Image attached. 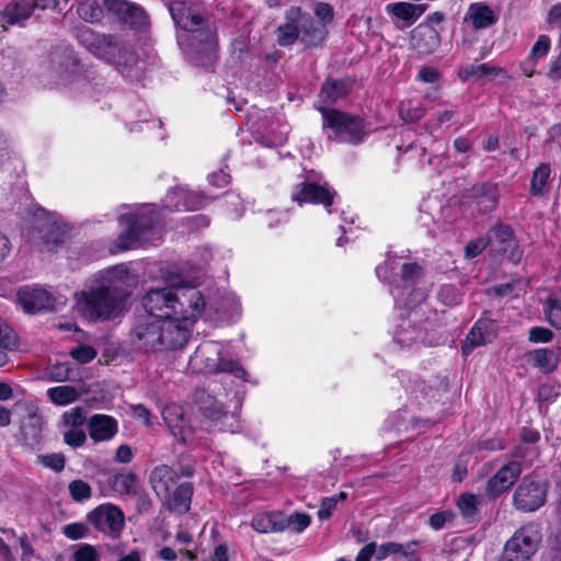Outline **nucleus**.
I'll return each mask as SVG.
<instances>
[{
    "mask_svg": "<svg viewBox=\"0 0 561 561\" xmlns=\"http://www.w3.org/2000/svg\"><path fill=\"white\" fill-rule=\"evenodd\" d=\"M142 306L152 319L140 320L134 327L131 341L146 353H162L186 345L206 301L195 286H176L149 290Z\"/></svg>",
    "mask_w": 561,
    "mask_h": 561,
    "instance_id": "f257e3e1",
    "label": "nucleus"
},
{
    "mask_svg": "<svg viewBox=\"0 0 561 561\" xmlns=\"http://www.w3.org/2000/svg\"><path fill=\"white\" fill-rule=\"evenodd\" d=\"M136 277L124 264L99 271L76 293L75 308L88 321L111 320L125 309Z\"/></svg>",
    "mask_w": 561,
    "mask_h": 561,
    "instance_id": "f03ea898",
    "label": "nucleus"
},
{
    "mask_svg": "<svg viewBox=\"0 0 561 561\" xmlns=\"http://www.w3.org/2000/svg\"><path fill=\"white\" fill-rule=\"evenodd\" d=\"M169 12L179 30L178 44L197 66H207L216 56L217 28L211 16L198 0H172Z\"/></svg>",
    "mask_w": 561,
    "mask_h": 561,
    "instance_id": "7ed1b4c3",
    "label": "nucleus"
},
{
    "mask_svg": "<svg viewBox=\"0 0 561 561\" xmlns=\"http://www.w3.org/2000/svg\"><path fill=\"white\" fill-rule=\"evenodd\" d=\"M160 215L156 206H145L140 211L126 213L119 216L125 230L117 238L121 251L154 242L160 238Z\"/></svg>",
    "mask_w": 561,
    "mask_h": 561,
    "instance_id": "20e7f679",
    "label": "nucleus"
},
{
    "mask_svg": "<svg viewBox=\"0 0 561 561\" xmlns=\"http://www.w3.org/2000/svg\"><path fill=\"white\" fill-rule=\"evenodd\" d=\"M398 264L388 259L383 264L376 267V274L381 280H389L391 283L390 293L394 298L397 305L401 302V299L405 291L408 297L402 300V304L407 308H412L416 304L425 299V291L414 288L420 278L422 271L421 267L415 263H404L400 267V279L392 278Z\"/></svg>",
    "mask_w": 561,
    "mask_h": 561,
    "instance_id": "39448f33",
    "label": "nucleus"
},
{
    "mask_svg": "<svg viewBox=\"0 0 561 561\" xmlns=\"http://www.w3.org/2000/svg\"><path fill=\"white\" fill-rule=\"evenodd\" d=\"M221 345L214 341L202 343L190 358L194 370L207 373H229L237 378L245 377L244 368L236 360L221 358Z\"/></svg>",
    "mask_w": 561,
    "mask_h": 561,
    "instance_id": "423d86ee",
    "label": "nucleus"
},
{
    "mask_svg": "<svg viewBox=\"0 0 561 561\" xmlns=\"http://www.w3.org/2000/svg\"><path fill=\"white\" fill-rule=\"evenodd\" d=\"M541 539L540 526L536 523H527L515 530L505 542L497 561H531Z\"/></svg>",
    "mask_w": 561,
    "mask_h": 561,
    "instance_id": "0eeeda50",
    "label": "nucleus"
},
{
    "mask_svg": "<svg viewBox=\"0 0 561 561\" xmlns=\"http://www.w3.org/2000/svg\"><path fill=\"white\" fill-rule=\"evenodd\" d=\"M323 117V128L330 139L339 142L358 144L364 138L363 122L334 108L319 107Z\"/></svg>",
    "mask_w": 561,
    "mask_h": 561,
    "instance_id": "6e6552de",
    "label": "nucleus"
},
{
    "mask_svg": "<svg viewBox=\"0 0 561 561\" xmlns=\"http://www.w3.org/2000/svg\"><path fill=\"white\" fill-rule=\"evenodd\" d=\"M87 519L96 530L111 538H118L125 527L123 511L111 503L96 506L88 513Z\"/></svg>",
    "mask_w": 561,
    "mask_h": 561,
    "instance_id": "1a4fd4ad",
    "label": "nucleus"
},
{
    "mask_svg": "<svg viewBox=\"0 0 561 561\" xmlns=\"http://www.w3.org/2000/svg\"><path fill=\"white\" fill-rule=\"evenodd\" d=\"M547 497V485L534 477L526 476L513 494V505L523 512H535L541 507Z\"/></svg>",
    "mask_w": 561,
    "mask_h": 561,
    "instance_id": "9d476101",
    "label": "nucleus"
},
{
    "mask_svg": "<svg viewBox=\"0 0 561 561\" xmlns=\"http://www.w3.org/2000/svg\"><path fill=\"white\" fill-rule=\"evenodd\" d=\"M196 401L199 404V410L209 420L213 426L221 431L236 432L239 426L237 424L236 415L225 410L224 404L217 398L199 391L196 393Z\"/></svg>",
    "mask_w": 561,
    "mask_h": 561,
    "instance_id": "9b49d317",
    "label": "nucleus"
},
{
    "mask_svg": "<svg viewBox=\"0 0 561 561\" xmlns=\"http://www.w3.org/2000/svg\"><path fill=\"white\" fill-rule=\"evenodd\" d=\"M77 38L91 54L102 59L115 56V36L99 34L90 27L82 26L77 30Z\"/></svg>",
    "mask_w": 561,
    "mask_h": 561,
    "instance_id": "f8f14e48",
    "label": "nucleus"
},
{
    "mask_svg": "<svg viewBox=\"0 0 561 561\" xmlns=\"http://www.w3.org/2000/svg\"><path fill=\"white\" fill-rule=\"evenodd\" d=\"M18 302L27 313H35L53 309L55 299L45 288L38 286H24L19 289Z\"/></svg>",
    "mask_w": 561,
    "mask_h": 561,
    "instance_id": "ddd939ff",
    "label": "nucleus"
},
{
    "mask_svg": "<svg viewBox=\"0 0 561 561\" xmlns=\"http://www.w3.org/2000/svg\"><path fill=\"white\" fill-rule=\"evenodd\" d=\"M207 198L201 193L179 186L169 191L163 199V207L170 210L192 211L204 207Z\"/></svg>",
    "mask_w": 561,
    "mask_h": 561,
    "instance_id": "4468645a",
    "label": "nucleus"
},
{
    "mask_svg": "<svg viewBox=\"0 0 561 561\" xmlns=\"http://www.w3.org/2000/svg\"><path fill=\"white\" fill-rule=\"evenodd\" d=\"M104 10L119 21L131 26L147 24V15L141 7L126 0H104Z\"/></svg>",
    "mask_w": 561,
    "mask_h": 561,
    "instance_id": "2eb2a0df",
    "label": "nucleus"
},
{
    "mask_svg": "<svg viewBox=\"0 0 561 561\" xmlns=\"http://www.w3.org/2000/svg\"><path fill=\"white\" fill-rule=\"evenodd\" d=\"M497 325L494 320L482 317L468 333L462 346L463 355H468L476 346L491 342L496 336Z\"/></svg>",
    "mask_w": 561,
    "mask_h": 561,
    "instance_id": "dca6fc26",
    "label": "nucleus"
},
{
    "mask_svg": "<svg viewBox=\"0 0 561 561\" xmlns=\"http://www.w3.org/2000/svg\"><path fill=\"white\" fill-rule=\"evenodd\" d=\"M39 216L41 218L36 222V229L42 234L46 249L54 251L57 245L64 241V225L59 222L55 216L44 210H41Z\"/></svg>",
    "mask_w": 561,
    "mask_h": 561,
    "instance_id": "f3484780",
    "label": "nucleus"
},
{
    "mask_svg": "<svg viewBox=\"0 0 561 561\" xmlns=\"http://www.w3.org/2000/svg\"><path fill=\"white\" fill-rule=\"evenodd\" d=\"M333 195L334 193L327 187L305 182L296 186L291 198L300 206L304 203H314L329 207L332 204Z\"/></svg>",
    "mask_w": 561,
    "mask_h": 561,
    "instance_id": "a211bd4d",
    "label": "nucleus"
},
{
    "mask_svg": "<svg viewBox=\"0 0 561 561\" xmlns=\"http://www.w3.org/2000/svg\"><path fill=\"white\" fill-rule=\"evenodd\" d=\"M522 473V466L518 461H511L500 468L488 481V491L495 497L507 491Z\"/></svg>",
    "mask_w": 561,
    "mask_h": 561,
    "instance_id": "6ab92c4d",
    "label": "nucleus"
},
{
    "mask_svg": "<svg viewBox=\"0 0 561 561\" xmlns=\"http://www.w3.org/2000/svg\"><path fill=\"white\" fill-rule=\"evenodd\" d=\"M193 492V485L183 482L173 488L168 494L161 495L160 499L170 512L183 515L190 511Z\"/></svg>",
    "mask_w": 561,
    "mask_h": 561,
    "instance_id": "aec40b11",
    "label": "nucleus"
},
{
    "mask_svg": "<svg viewBox=\"0 0 561 561\" xmlns=\"http://www.w3.org/2000/svg\"><path fill=\"white\" fill-rule=\"evenodd\" d=\"M16 408L21 411V431L25 438L37 439L43 428V417L39 414L37 405L27 401L16 402Z\"/></svg>",
    "mask_w": 561,
    "mask_h": 561,
    "instance_id": "412c9836",
    "label": "nucleus"
},
{
    "mask_svg": "<svg viewBox=\"0 0 561 561\" xmlns=\"http://www.w3.org/2000/svg\"><path fill=\"white\" fill-rule=\"evenodd\" d=\"M36 4L37 3L35 1L31 0H16L9 2L0 14L2 27L7 28L10 25L22 24L32 15Z\"/></svg>",
    "mask_w": 561,
    "mask_h": 561,
    "instance_id": "4be33fe9",
    "label": "nucleus"
},
{
    "mask_svg": "<svg viewBox=\"0 0 561 561\" xmlns=\"http://www.w3.org/2000/svg\"><path fill=\"white\" fill-rule=\"evenodd\" d=\"M385 10L397 20L400 28L411 26L424 12L422 5L404 1L388 3Z\"/></svg>",
    "mask_w": 561,
    "mask_h": 561,
    "instance_id": "5701e85b",
    "label": "nucleus"
},
{
    "mask_svg": "<svg viewBox=\"0 0 561 561\" xmlns=\"http://www.w3.org/2000/svg\"><path fill=\"white\" fill-rule=\"evenodd\" d=\"M89 435L95 443L111 440L118 431L117 421L110 415L94 414L90 417Z\"/></svg>",
    "mask_w": 561,
    "mask_h": 561,
    "instance_id": "b1692460",
    "label": "nucleus"
},
{
    "mask_svg": "<svg viewBox=\"0 0 561 561\" xmlns=\"http://www.w3.org/2000/svg\"><path fill=\"white\" fill-rule=\"evenodd\" d=\"M301 9L291 7L285 13L286 22L276 30L277 43L280 46L293 45L299 38V21Z\"/></svg>",
    "mask_w": 561,
    "mask_h": 561,
    "instance_id": "393cba45",
    "label": "nucleus"
},
{
    "mask_svg": "<svg viewBox=\"0 0 561 561\" xmlns=\"http://www.w3.org/2000/svg\"><path fill=\"white\" fill-rule=\"evenodd\" d=\"M413 47L421 54L433 53L440 43L438 32L431 25L421 24L412 31Z\"/></svg>",
    "mask_w": 561,
    "mask_h": 561,
    "instance_id": "a878e982",
    "label": "nucleus"
},
{
    "mask_svg": "<svg viewBox=\"0 0 561 561\" xmlns=\"http://www.w3.org/2000/svg\"><path fill=\"white\" fill-rule=\"evenodd\" d=\"M471 196L474 198L479 209L482 213L491 211L496 207L499 203V184L492 182L477 184L471 190Z\"/></svg>",
    "mask_w": 561,
    "mask_h": 561,
    "instance_id": "bb28decb",
    "label": "nucleus"
},
{
    "mask_svg": "<svg viewBox=\"0 0 561 561\" xmlns=\"http://www.w3.org/2000/svg\"><path fill=\"white\" fill-rule=\"evenodd\" d=\"M528 363L543 374L553 371L561 359L559 350L541 347L530 351L526 355Z\"/></svg>",
    "mask_w": 561,
    "mask_h": 561,
    "instance_id": "cd10ccee",
    "label": "nucleus"
},
{
    "mask_svg": "<svg viewBox=\"0 0 561 561\" xmlns=\"http://www.w3.org/2000/svg\"><path fill=\"white\" fill-rule=\"evenodd\" d=\"M178 479V473L165 465L156 467L150 474V483L159 497L175 488Z\"/></svg>",
    "mask_w": 561,
    "mask_h": 561,
    "instance_id": "c85d7f7f",
    "label": "nucleus"
},
{
    "mask_svg": "<svg viewBox=\"0 0 561 561\" xmlns=\"http://www.w3.org/2000/svg\"><path fill=\"white\" fill-rule=\"evenodd\" d=\"M251 526L261 534L283 531L288 528L286 516L279 512L261 513L252 518Z\"/></svg>",
    "mask_w": 561,
    "mask_h": 561,
    "instance_id": "c756f323",
    "label": "nucleus"
},
{
    "mask_svg": "<svg viewBox=\"0 0 561 561\" xmlns=\"http://www.w3.org/2000/svg\"><path fill=\"white\" fill-rule=\"evenodd\" d=\"M499 76L504 79L507 78L506 71L503 68L489 64H470L458 70V77L461 81L480 80L483 78L493 79Z\"/></svg>",
    "mask_w": 561,
    "mask_h": 561,
    "instance_id": "7c9ffc66",
    "label": "nucleus"
},
{
    "mask_svg": "<svg viewBox=\"0 0 561 561\" xmlns=\"http://www.w3.org/2000/svg\"><path fill=\"white\" fill-rule=\"evenodd\" d=\"M466 20L470 21L474 28H486L493 25L497 18L494 11L483 2L471 3L466 13Z\"/></svg>",
    "mask_w": 561,
    "mask_h": 561,
    "instance_id": "2f4dec72",
    "label": "nucleus"
},
{
    "mask_svg": "<svg viewBox=\"0 0 561 561\" xmlns=\"http://www.w3.org/2000/svg\"><path fill=\"white\" fill-rule=\"evenodd\" d=\"M162 416L173 435L186 442L188 432L185 428L183 409L178 404H169L162 410Z\"/></svg>",
    "mask_w": 561,
    "mask_h": 561,
    "instance_id": "473e14b6",
    "label": "nucleus"
},
{
    "mask_svg": "<svg viewBox=\"0 0 561 561\" xmlns=\"http://www.w3.org/2000/svg\"><path fill=\"white\" fill-rule=\"evenodd\" d=\"M394 341L401 347H410L413 344L424 342L423 330L412 324L410 319H402L394 331Z\"/></svg>",
    "mask_w": 561,
    "mask_h": 561,
    "instance_id": "72a5a7b5",
    "label": "nucleus"
},
{
    "mask_svg": "<svg viewBox=\"0 0 561 561\" xmlns=\"http://www.w3.org/2000/svg\"><path fill=\"white\" fill-rule=\"evenodd\" d=\"M299 33H301V41L309 46L322 43L325 37L323 27L319 26L310 16H306L302 12L299 21Z\"/></svg>",
    "mask_w": 561,
    "mask_h": 561,
    "instance_id": "f704fd0d",
    "label": "nucleus"
},
{
    "mask_svg": "<svg viewBox=\"0 0 561 561\" xmlns=\"http://www.w3.org/2000/svg\"><path fill=\"white\" fill-rule=\"evenodd\" d=\"M111 489L121 495L136 494L138 489L137 477L131 472L114 474L108 480Z\"/></svg>",
    "mask_w": 561,
    "mask_h": 561,
    "instance_id": "c9c22d12",
    "label": "nucleus"
},
{
    "mask_svg": "<svg viewBox=\"0 0 561 561\" xmlns=\"http://www.w3.org/2000/svg\"><path fill=\"white\" fill-rule=\"evenodd\" d=\"M82 393V390L73 386H56L47 390L48 399L56 405L73 403Z\"/></svg>",
    "mask_w": 561,
    "mask_h": 561,
    "instance_id": "e433bc0d",
    "label": "nucleus"
},
{
    "mask_svg": "<svg viewBox=\"0 0 561 561\" xmlns=\"http://www.w3.org/2000/svg\"><path fill=\"white\" fill-rule=\"evenodd\" d=\"M115 56L105 60L116 64L119 68H131L138 62V56L129 44L115 37Z\"/></svg>",
    "mask_w": 561,
    "mask_h": 561,
    "instance_id": "4c0bfd02",
    "label": "nucleus"
},
{
    "mask_svg": "<svg viewBox=\"0 0 561 561\" xmlns=\"http://www.w3.org/2000/svg\"><path fill=\"white\" fill-rule=\"evenodd\" d=\"M550 174L551 170L548 164L542 163L535 169L530 181V194L533 196H541L548 192Z\"/></svg>",
    "mask_w": 561,
    "mask_h": 561,
    "instance_id": "58836bf2",
    "label": "nucleus"
},
{
    "mask_svg": "<svg viewBox=\"0 0 561 561\" xmlns=\"http://www.w3.org/2000/svg\"><path fill=\"white\" fill-rule=\"evenodd\" d=\"M104 5L94 0H84L79 3L77 12L79 16L89 23L100 22L104 16Z\"/></svg>",
    "mask_w": 561,
    "mask_h": 561,
    "instance_id": "ea45409f",
    "label": "nucleus"
},
{
    "mask_svg": "<svg viewBox=\"0 0 561 561\" xmlns=\"http://www.w3.org/2000/svg\"><path fill=\"white\" fill-rule=\"evenodd\" d=\"M415 546V542L411 541L405 545L398 543V542H386L380 545L379 547L376 546V559L378 561L385 560L388 556L391 554H402V556H409L413 552V547Z\"/></svg>",
    "mask_w": 561,
    "mask_h": 561,
    "instance_id": "a19ab883",
    "label": "nucleus"
},
{
    "mask_svg": "<svg viewBox=\"0 0 561 561\" xmlns=\"http://www.w3.org/2000/svg\"><path fill=\"white\" fill-rule=\"evenodd\" d=\"M346 94V84L342 81H327L321 89L320 98L325 103H335Z\"/></svg>",
    "mask_w": 561,
    "mask_h": 561,
    "instance_id": "79ce46f5",
    "label": "nucleus"
},
{
    "mask_svg": "<svg viewBox=\"0 0 561 561\" xmlns=\"http://www.w3.org/2000/svg\"><path fill=\"white\" fill-rule=\"evenodd\" d=\"M69 494L76 502H83L92 496L90 484L81 479L73 480L68 485Z\"/></svg>",
    "mask_w": 561,
    "mask_h": 561,
    "instance_id": "37998d69",
    "label": "nucleus"
},
{
    "mask_svg": "<svg viewBox=\"0 0 561 561\" xmlns=\"http://www.w3.org/2000/svg\"><path fill=\"white\" fill-rule=\"evenodd\" d=\"M347 497L345 492H340L339 494L324 497L321 502L320 508L318 511V517L321 520H325L331 517L332 513L336 508L337 503L344 501Z\"/></svg>",
    "mask_w": 561,
    "mask_h": 561,
    "instance_id": "c03bdc74",
    "label": "nucleus"
},
{
    "mask_svg": "<svg viewBox=\"0 0 561 561\" xmlns=\"http://www.w3.org/2000/svg\"><path fill=\"white\" fill-rule=\"evenodd\" d=\"M71 365L69 363H58L45 370V378L49 381L62 382L69 379Z\"/></svg>",
    "mask_w": 561,
    "mask_h": 561,
    "instance_id": "a18cd8bd",
    "label": "nucleus"
},
{
    "mask_svg": "<svg viewBox=\"0 0 561 561\" xmlns=\"http://www.w3.org/2000/svg\"><path fill=\"white\" fill-rule=\"evenodd\" d=\"M400 117L405 123H414L421 119L425 113V110L420 105H413L409 102H401L399 106Z\"/></svg>",
    "mask_w": 561,
    "mask_h": 561,
    "instance_id": "49530a36",
    "label": "nucleus"
},
{
    "mask_svg": "<svg viewBox=\"0 0 561 561\" xmlns=\"http://www.w3.org/2000/svg\"><path fill=\"white\" fill-rule=\"evenodd\" d=\"M546 318L553 328L561 329V304L556 298L547 300Z\"/></svg>",
    "mask_w": 561,
    "mask_h": 561,
    "instance_id": "de8ad7c7",
    "label": "nucleus"
},
{
    "mask_svg": "<svg viewBox=\"0 0 561 561\" xmlns=\"http://www.w3.org/2000/svg\"><path fill=\"white\" fill-rule=\"evenodd\" d=\"M73 561H101V554L95 546L82 543L75 551Z\"/></svg>",
    "mask_w": 561,
    "mask_h": 561,
    "instance_id": "09e8293b",
    "label": "nucleus"
},
{
    "mask_svg": "<svg viewBox=\"0 0 561 561\" xmlns=\"http://www.w3.org/2000/svg\"><path fill=\"white\" fill-rule=\"evenodd\" d=\"M478 502L476 495L462 494L457 501V506L466 518H472L476 515Z\"/></svg>",
    "mask_w": 561,
    "mask_h": 561,
    "instance_id": "8fccbe9b",
    "label": "nucleus"
},
{
    "mask_svg": "<svg viewBox=\"0 0 561 561\" xmlns=\"http://www.w3.org/2000/svg\"><path fill=\"white\" fill-rule=\"evenodd\" d=\"M513 232L512 229L506 225H499L490 230L488 234L489 243L492 244L497 242L500 244H505L512 241Z\"/></svg>",
    "mask_w": 561,
    "mask_h": 561,
    "instance_id": "3c124183",
    "label": "nucleus"
},
{
    "mask_svg": "<svg viewBox=\"0 0 561 561\" xmlns=\"http://www.w3.org/2000/svg\"><path fill=\"white\" fill-rule=\"evenodd\" d=\"M62 420L68 427L83 428L82 426L85 422L84 410L81 408H72L64 413Z\"/></svg>",
    "mask_w": 561,
    "mask_h": 561,
    "instance_id": "603ef678",
    "label": "nucleus"
},
{
    "mask_svg": "<svg viewBox=\"0 0 561 561\" xmlns=\"http://www.w3.org/2000/svg\"><path fill=\"white\" fill-rule=\"evenodd\" d=\"M62 534L71 540L85 538L89 534V526L82 522L67 524L62 528Z\"/></svg>",
    "mask_w": 561,
    "mask_h": 561,
    "instance_id": "864d4df0",
    "label": "nucleus"
},
{
    "mask_svg": "<svg viewBox=\"0 0 561 561\" xmlns=\"http://www.w3.org/2000/svg\"><path fill=\"white\" fill-rule=\"evenodd\" d=\"M16 346L14 331L0 318V348L12 350Z\"/></svg>",
    "mask_w": 561,
    "mask_h": 561,
    "instance_id": "5fc2aeb1",
    "label": "nucleus"
},
{
    "mask_svg": "<svg viewBox=\"0 0 561 561\" xmlns=\"http://www.w3.org/2000/svg\"><path fill=\"white\" fill-rule=\"evenodd\" d=\"M98 352L89 345H80L70 351V356L80 364H87L93 360Z\"/></svg>",
    "mask_w": 561,
    "mask_h": 561,
    "instance_id": "6e6d98bb",
    "label": "nucleus"
},
{
    "mask_svg": "<svg viewBox=\"0 0 561 561\" xmlns=\"http://www.w3.org/2000/svg\"><path fill=\"white\" fill-rule=\"evenodd\" d=\"M65 443L71 447H80L85 443L87 436L83 428L69 427L64 434Z\"/></svg>",
    "mask_w": 561,
    "mask_h": 561,
    "instance_id": "4d7b16f0",
    "label": "nucleus"
},
{
    "mask_svg": "<svg viewBox=\"0 0 561 561\" xmlns=\"http://www.w3.org/2000/svg\"><path fill=\"white\" fill-rule=\"evenodd\" d=\"M288 528L290 527L296 533L304 531L311 523V518L307 514L297 513L290 516H286Z\"/></svg>",
    "mask_w": 561,
    "mask_h": 561,
    "instance_id": "13d9d810",
    "label": "nucleus"
},
{
    "mask_svg": "<svg viewBox=\"0 0 561 561\" xmlns=\"http://www.w3.org/2000/svg\"><path fill=\"white\" fill-rule=\"evenodd\" d=\"M454 111L445 110L438 112L427 124L426 129L430 134L436 131L444 123L449 122L454 117Z\"/></svg>",
    "mask_w": 561,
    "mask_h": 561,
    "instance_id": "bf43d9fd",
    "label": "nucleus"
},
{
    "mask_svg": "<svg viewBox=\"0 0 561 561\" xmlns=\"http://www.w3.org/2000/svg\"><path fill=\"white\" fill-rule=\"evenodd\" d=\"M550 49V38L547 35H540L531 48L530 59H537L546 56Z\"/></svg>",
    "mask_w": 561,
    "mask_h": 561,
    "instance_id": "052dcab7",
    "label": "nucleus"
},
{
    "mask_svg": "<svg viewBox=\"0 0 561 561\" xmlns=\"http://www.w3.org/2000/svg\"><path fill=\"white\" fill-rule=\"evenodd\" d=\"M553 333L542 327H534L529 330V341L534 343H548L552 340Z\"/></svg>",
    "mask_w": 561,
    "mask_h": 561,
    "instance_id": "680f3d73",
    "label": "nucleus"
},
{
    "mask_svg": "<svg viewBox=\"0 0 561 561\" xmlns=\"http://www.w3.org/2000/svg\"><path fill=\"white\" fill-rule=\"evenodd\" d=\"M41 462L56 472L61 471L65 468V458L59 454L45 455L41 457Z\"/></svg>",
    "mask_w": 561,
    "mask_h": 561,
    "instance_id": "e2e57ef3",
    "label": "nucleus"
},
{
    "mask_svg": "<svg viewBox=\"0 0 561 561\" xmlns=\"http://www.w3.org/2000/svg\"><path fill=\"white\" fill-rule=\"evenodd\" d=\"M453 518L454 514L449 511L437 512L430 517V525L433 529L438 530L451 522Z\"/></svg>",
    "mask_w": 561,
    "mask_h": 561,
    "instance_id": "0e129e2a",
    "label": "nucleus"
},
{
    "mask_svg": "<svg viewBox=\"0 0 561 561\" xmlns=\"http://www.w3.org/2000/svg\"><path fill=\"white\" fill-rule=\"evenodd\" d=\"M488 238H480L473 241H470L465 249L466 256L469 259L476 257L479 255L488 245H489Z\"/></svg>",
    "mask_w": 561,
    "mask_h": 561,
    "instance_id": "69168bd1",
    "label": "nucleus"
},
{
    "mask_svg": "<svg viewBox=\"0 0 561 561\" xmlns=\"http://www.w3.org/2000/svg\"><path fill=\"white\" fill-rule=\"evenodd\" d=\"M314 14L317 18L322 20L324 23L333 20V8L329 3L319 2L314 7Z\"/></svg>",
    "mask_w": 561,
    "mask_h": 561,
    "instance_id": "338daca9",
    "label": "nucleus"
},
{
    "mask_svg": "<svg viewBox=\"0 0 561 561\" xmlns=\"http://www.w3.org/2000/svg\"><path fill=\"white\" fill-rule=\"evenodd\" d=\"M205 561H229V548L226 543L215 547L210 556Z\"/></svg>",
    "mask_w": 561,
    "mask_h": 561,
    "instance_id": "774afa93",
    "label": "nucleus"
}]
</instances>
